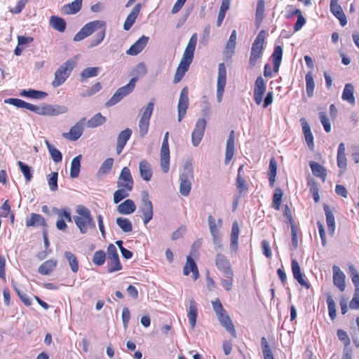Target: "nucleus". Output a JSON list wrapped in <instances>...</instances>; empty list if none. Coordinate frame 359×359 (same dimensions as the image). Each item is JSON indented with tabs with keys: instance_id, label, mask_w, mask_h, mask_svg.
I'll return each mask as SVG.
<instances>
[{
	"instance_id": "de8ad7c7",
	"label": "nucleus",
	"mask_w": 359,
	"mask_h": 359,
	"mask_svg": "<svg viewBox=\"0 0 359 359\" xmlns=\"http://www.w3.org/2000/svg\"><path fill=\"white\" fill-rule=\"evenodd\" d=\"M189 65H190L187 63H184L182 62H180L174 76L173 81L175 83H179L182 79L185 73L188 71Z\"/></svg>"
},
{
	"instance_id": "052dcab7",
	"label": "nucleus",
	"mask_w": 359,
	"mask_h": 359,
	"mask_svg": "<svg viewBox=\"0 0 359 359\" xmlns=\"http://www.w3.org/2000/svg\"><path fill=\"white\" fill-rule=\"evenodd\" d=\"M283 191L280 188H276L273 196V207L275 210H279L283 198Z\"/></svg>"
},
{
	"instance_id": "f3484780",
	"label": "nucleus",
	"mask_w": 359,
	"mask_h": 359,
	"mask_svg": "<svg viewBox=\"0 0 359 359\" xmlns=\"http://www.w3.org/2000/svg\"><path fill=\"white\" fill-rule=\"evenodd\" d=\"M196 43L197 35L194 34L189 41L180 62L191 65L194 58Z\"/></svg>"
},
{
	"instance_id": "7c9ffc66",
	"label": "nucleus",
	"mask_w": 359,
	"mask_h": 359,
	"mask_svg": "<svg viewBox=\"0 0 359 359\" xmlns=\"http://www.w3.org/2000/svg\"><path fill=\"white\" fill-rule=\"evenodd\" d=\"M135 210L136 205L134 201L131 199H126L117 207L118 212L122 215L132 214L135 211Z\"/></svg>"
},
{
	"instance_id": "e433bc0d",
	"label": "nucleus",
	"mask_w": 359,
	"mask_h": 359,
	"mask_svg": "<svg viewBox=\"0 0 359 359\" xmlns=\"http://www.w3.org/2000/svg\"><path fill=\"white\" fill-rule=\"evenodd\" d=\"M20 95L32 99L43 100L47 97L48 94L43 91L28 89L21 90Z\"/></svg>"
},
{
	"instance_id": "603ef678",
	"label": "nucleus",
	"mask_w": 359,
	"mask_h": 359,
	"mask_svg": "<svg viewBox=\"0 0 359 359\" xmlns=\"http://www.w3.org/2000/svg\"><path fill=\"white\" fill-rule=\"evenodd\" d=\"M118 189L116 190L114 194V203H118L123 199L129 196V193L133 189H128L126 187H118Z\"/></svg>"
},
{
	"instance_id": "69168bd1",
	"label": "nucleus",
	"mask_w": 359,
	"mask_h": 359,
	"mask_svg": "<svg viewBox=\"0 0 359 359\" xmlns=\"http://www.w3.org/2000/svg\"><path fill=\"white\" fill-rule=\"evenodd\" d=\"M351 280L355 287V291L359 292V273L353 266H349Z\"/></svg>"
},
{
	"instance_id": "5fc2aeb1",
	"label": "nucleus",
	"mask_w": 359,
	"mask_h": 359,
	"mask_svg": "<svg viewBox=\"0 0 359 359\" xmlns=\"http://www.w3.org/2000/svg\"><path fill=\"white\" fill-rule=\"evenodd\" d=\"M116 222L123 232L128 233L132 231L133 224L128 219L124 217H118L116 219Z\"/></svg>"
},
{
	"instance_id": "0eeeda50",
	"label": "nucleus",
	"mask_w": 359,
	"mask_h": 359,
	"mask_svg": "<svg viewBox=\"0 0 359 359\" xmlns=\"http://www.w3.org/2000/svg\"><path fill=\"white\" fill-rule=\"evenodd\" d=\"M154 104L149 102L141 109L142 116L138 123L140 136L144 137L149 131V121L153 114Z\"/></svg>"
},
{
	"instance_id": "6e6552de",
	"label": "nucleus",
	"mask_w": 359,
	"mask_h": 359,
	"mask_svg": "<svg viewBox=\"0 0 359 359\" xmlns=\"http://www.w3.org/2000/svg\"><path fill=\"white\" fill-rule=\"evenodd\" d=\"M140 212L142 214L144 224H147L153 217L154 208L152 203L149 200V194L146 191L142 193V205L140 208Z\"/></svg>"
},
{
	"instance_id": "4d7b16f0",
	"label": "nucleus",
	"mask_w": 359,
	"mask_h": 359,
	"mask_svg": "<svg viewBox=\"0 0 359 359\" xmlns=\"http://www.w3.org/2000/svg\"><path fill=\"white\" fill-rule=\"evenodd\" d=\"M100 72V67H87L85 68L81 73L80 76L81 81L90 78L97 76Z\"/></svg>"
},
{
	"instance_id": "423d86ee",
	"label": "nucleus",
	"mask_w": 359,
	"mask_h": 359,
	"mask_svg": "<svg viewBox=\"0 0 359 359\" xmlns=\"http://www.w3.org/2000/svg\"><path fill=\"white\" fill-rule=\"evenodd\" d=\"M137 81V77L132 78L129 83L124 86L119 88L113 96L106 102L107 107H111L120 102L124 97L131 93Z\"/></svg>"
},
{
	"instance_id": "864d4df0",
	"label": "nucleus",
	"mask_w": 359,
	"mask_h": 359,
	"mask_svg": "<svg viewBox=\"0 0 359 359\" xmlns=\"http://www.w3.org/2000/svg\"><path fill=\"white\" fill-rule=\"evenodd\" d=\"M236 31L234 29L232 31L231 34L229 37V41L226 43L225 48V53L226 55H231L236 48Z\"/></svg>"
},
{
	"instance_id": "f257e3e1",
	"label": "nucleus",
	"mask_w": 359,
	"mask_h": 359,
	"mask_svg": "<svg viewBox=\"0 0 359 359\" xmlns=\"http://www.w3.org/2000/svg\"><path fill=\"white\" fill-rule=\"evenodd\" d=\"M76 215L72 216L73 220L81 234L86 233L90 229H95V222L90 210L83 205H78L75 209Z\"/></svg>"
},
{
	"instance_id": "c9c22d12",
	"label": "nucleus",
	"mask_w": 359,
	"mask_h": 359,
	"mask_svg": "<svg viewBox=\"0 0 359 359\" xmlns=\"http://www.w3.org/2000/svg\"><path fill=\"white\" fill-rule=\"evenodd\" d=\"M300 122L302 126V130L304 135L306 142L309 147L311 148L313 147V137L311 130V128L305 118H302L300 119Z\"/></svg>"
},
{
	"instance_id": "c85d7f7f",
	"label": "nucleus",
	"mask_w": 359,
	"mask_h": 359,
	"mask_svg": "<svg viewBox=\"0 0 359 359\" xmlns=\"http://www.w3.org/2000/svg\"><path fill=\"white\" fill-rule=\"evenodd\" d=\"M190 272H192L194 280H197L199 276L198 270L196 262L191 256L187 257V262L183 269V273L184 276H188Z\"/></svg>"
},
{
	"instance_id": "49530a36",
	"label": "nucleus",
	"mask_w": 359,
	"mask_h": 359,
	"mask_svg": "<svg viewBox=\"0 0 359 359\" xmlns=\"http://www.w3.org/2000/svg\"><path fill=\"white\" fill-rule=\"evenodd\" d=\"M53 212L57 215L59 219H65L71 222L73 218L71 215V210L69 208L65 207L62 208H53Z\"/></svg>"
},
{
	"instance_id": "aec40b11",
	"label": "nucleus",
	"mask_w": 359,
	"mask_h": 359,
	"mask_svg": "<svg viewBox=\"0 0 359 359\" xmlns=\"http://www.w3.org/2000/svg\"><path fill=\"white\" fill-rule=\"evenodd\" d=\"M235 153V132L231 130L227 138L226 149H225V158L224 163L228 165L232 160Z\"/></svg>"
},
{
	"instance_id": "a211bd4d",
	"label": "nucleus",
	"mask_w": 359,
	"mask_h": 359,
	"mask_svg": "<svg viewBox=\"0 0 359 359\" xmlns=\"http://www.w3.org/2000/svg\"><path fill=\"white\" fill-rule=\"evenodd\" d=\"M134 181L128 167H124L119 175L117 181V187H126L128 189H133Z\"/></svg>"
},
{
	"instance_id": "4be33fe9",
	"label": "nucleus",
	"mask_w": 359,
	"mask_h": 359,
	"mask_svg": "<svg viewBox=\"0 0 359 359\" xmlns=\"http://www.w3.org/2000/svg\"><path fill=\"white\" fill-rule=\"evenodd\" d=\"M149 38L144 35H142L137 41H135L130 48L126 51V53L130 55H137L147 46Z\"/></svg>"
},
{
	"instance_id": "b1692460",
	"label": "nucleus",
	"mask_w": 359,
	"mask_h": 359,
	"mask_svg": "<svg viewBox=\"0 0 359 359\" xmlns=\"http://www.w3.org/2000/svg\"><path fill=\"white\" fill-rule=\"evenodd\" d=\"M291 268L294 278L297 280L302 286L309 289L310 285L304 279V274L302 273L300 266L297 260H292Z\"/></svg>"
},
{
	"instance_id": "2f4dec72",
	"label": "nucleus",
	"mask_w": 359,
	"mask_h": 359,
	"mask_svg": "<svg viewBox=\"0 0 359 359\" xmlns=\"http://www.w3.org/2000/svg\"><path fill=\"white\" fill-rule=\"evenodd\" d=\"M239 226L237 222H234L232 224L231 233V243L230 248L232 252L236 253L238 248V235Z\"/></svg>"
},
{
	"instance_id": "39448f33",
	"label": "nucleus",
	"mask_w": 359,
	"mask_h": 359,
	"mask_svg": "<svg viewBox=\"0 0 359 359\" xmlns=\"http://www.w3.org/2000/svg\"><path fill=\"white\" fill-rule=\"evenodd\" d=\"M106 27V22L103 20H93L86 24L74 36V41H80L90 36L97 30H100Z\"/></svg>"
},
{
	"instance_id": "e2e57ef3",
	"label": "nucleus",
	"mask_w": 359,
	"mask_h": 359,
	"mask_svg": "<svg viewBox=\"0 0 359 359\" xmlns=\"http://www.w3.org/2000/svg\"><path fill=\"white\" fill-rule=\"evenodd\" d=\"M277 170V163L274 158H271L269 163V180L271 186H273L275 182Z\"/></svg>"
},
{
	"instance_id": "9b49d317",
	"label": "nucleus",
	"mask_w": 359,
	"mask_h": 359,
	"mask_svg": "<svg viewBox=\"0 0 359 359\" xmlns=\"http://www.w3.org/2000/svg\"><path fill=\"white\" fill-rule=\"evenodd\" d=\"M226 83V69L224 63L218 65V73L217 79V100L219 103L222 100L224 88Z\"/></svg>"
},
{
	"instance_id": "ea45409f",
	"label": "nucleus",
	"mask_w": 359,
	"mask_h": 359,
	"mask_svg": "<svg viewBox=\"0 0 359 359\" xmlns=\"http://www.w3.org/2000/svg\"><path fill=\"white\" fill-rule=\"evenodd\" d=\"M197 307L196 304L194 300L191 299L190 301L189 307L188 310V319L191 327L194 329L196 326V319H197Z\"/></svg>"
},
{
	"instance_id": "72a5a7b5",
	"label": "nucleus",
	"mask_w": 359,
	"mask_h": 359,
	"mask_svg": "<svg viewBox=\"0 0 359 359\" xmlns=\"http://www.w3.org/2000/svg\"><path fill=\"white\" fill-rule=\"evenodd\" d=\"M83 0H74L70 4H67L62 6V11L65 14L73 15L78 13L82 6Z\"/></svg>"
},
{
	"instance_id": "6ab92c4d",
	"label": "nucleus",
	"mask_w": 359,
	"mask_h": 359,
	"mask_svg": "<svg viewBox=\"0 0 359 359\" xmlns=\"http://www.w3.org/2000/svg\"><path fill=\"white\" fill-rule=\"evenodd\" d=\"M266 81L261 76H258L255 81L254 88V99L255 103L259 105L262 102L263 95L266 91Z\"/></svg>"
},
{
	"instance_id": "f03ea898",
	"label": "nucleus",
	"mask_w": 359,
	"mask_h": 359,
	"mask_svg": "<svg viewBox=\"0 0 359 359\" xmlns=\"http://www.w3.org/2000/svg\"><path fill=\"white\" fill-rule=\"evenodd\" d=\"M75 65L76 62L73 59H69L62 64L55 72V77L52 82V86L54 88H57L63 84L70 76Z\"/></svg>"
},
{
	"instance_id": "7ed1b4c3",
	"label": "nucleus",
	"mask_w": 359,
	"mask_h": 359,
	"mask_svg": "<svg viewBox=\"0 0 359 359\" xmlns=\"http://www.w3.org/2000/svg\"><path fill=\"white\" fill-rule=\"evenodd\" d=\"M264 39V31H261L252 43L248 62L250 68H253L257 65L258 60L262 57Z\"/></svg>"
},
{
	"instance_id": "412c9836",
	"label": "nucleus",
	"mask_w": 359,
	"mask_h": 359,
	"mask_svg": "<svg viewBox=\"0 0 359 359\" xmlns=\"http://www.w3.org/2000/svg\"><path fill=\"white\" fill-rule=\"evenodd\" d=\"M333 271V283L334 285L341 292L344 291L346 285H345V278L346 276L344 273L340 269L338 266H332Z\"/></svg>"
},
{
	"instance_id": "5701e85b",
	"label": "nucleus",
	"mask_w": 359,
	"mask_h": 359,
	"mask_svg": "<svg viewBox=\"0 0 359 359\" xmlns=\"http://www.w3.org/2000/svg\"><path fill=\"white\" fill-rule=\"evenodd\" d=\"M133 131L130 128H126L122 130L118 135L117 137V144L116 151L117 154H120L124 147L126 146L127 142L129 140L132 135Z\"/></svg>"
},
{
	"instance_id": "c756f323",
	"label": "nucleus",
	"mask_w": 359,
	"mask_h": 359,
	"mask_svg": "<svg viewBox=\"0 0 359 359\" xmlns=\"http://www.w3.org/2000/svg\"><path fill=\"white\" fill-rule=\"evenodd\" d=\"M323 209L325 214L328 232L331 236H333L335 231V220L334 214L331 208L326 204H324Z\"/></svg>"
},
{
	"instance_id": "473e14b6",
	"label": "nucleus",
	"mask_w": 359,
	"mask_h": 359,
	"mask_svg": "<svg viewBox=\"0 0 359 359\" xmlns=\"http://www.w3.org/2000/svg\"><path fill=\"white\" fill-rule=\"evenodd\" d=\"M26 226H46L47 224L43 216L36 213H32L29 218L26 219Z\"/></svg>"
},
{
	"instance_id": "774afa93",
	"label": "nucleus",
	"mask_w": 359,
	"mask_h": 359,
	"mask_svg": "<svg viewBox=\"0 0 359 359\" xmlns=\"http://www.w3.org/2000/svg\"><path fill=\"white\" fill-rule=\"evenodd\" d=\"M113 163H114V159L112 158H107L102 163V165L99 169V172L102 173V174L108 173L111 170V169L113 166Z\"/></svg>"
},
{
	"instance_id": "0e129e2a",
	"label": "nucleus",
	"mask_w": 359,
	"mask_h": 359,
	"mask_svg": "<svg viewBox=\"0 0 359 359\" xmlns=\"http://www.w3.org/2000/svg\"><path fill=\"white\" fill-rule=\"evenodd\" d=\"M105 259V252L102 250H97L93 255V262L97 266H101L104 264Z\"/></svg>"
},
{
	"instance_id": "393cba45",
	"label": "nucleus",
	"mask_w": 359,
	"mask_h": 359,
	"mask_svg": "<svg viewBox=\"0 0 359 359\" xmlns=\"http://www.w3.org/2000/svg\"><path fill=\"white\" fill-rule=\"evenodd\" d=\"M217 317L221 325L224 326L228 332H230L233 337L236 338L237 337V334L234 325L229 316L226 314V311L222 313L219 314V316H217Z\"/></svg>"
},
{
	"instance_id": "ddd939ff",
	"label": "nucleus",
	"mask_w": 359,
	"mask_h": 359,
	"mask_svg": "<svg viewBox=\"0 0 359 359\" xmlns=\"http://www.w3.org/2000/svg\"><path fill=\"white\" fill-rule=\"evenodd\" d=\"M215 264L218 270L222 272L224 278L234 276L229 260L222 253H217L215 257Z\"/></svg>"
},
{
	"instance_id": "1a4fd4ad",
	"label": "nucleus",
	"mask_w": 359,
	"mask_h": 359,
	"mask_svg": "<svg viewBox=\"0 0 359 359\" xmlns=\"http://www.w3.org/2000/svg\"><path fill=\"white\" fill-rule=\"evenodd\" d=\"M108 262L107 267L108 272L113 273L119 271L122 269V266L119 261V257L117 252L116 248L114 244H109L107 247Z\"/></svg>"
},
{
	"instance_id": "dca6fc26",
	"label": "nucleus",
	"mask_w": 359,
	"mask_h": 359,
	"mask_svg": "<svg viewBox=\"0 0 359 359\" xmlns=\"http://www.w3.org/2000/svg\"><path fill=\"white\" fill-rule=\"evenodd\" d=\"M205 126L206 121L204 118L198 119L191 134V142L194 147H197L200 144L204 135Z\"/></svg>"
},
{
	"instance_id": "37998d69",
	"label": "nucleus",
	"mask_w": 359,
	"mask_h": 359,
	"mask_svg": "<svg viewBox=\"0 0 359 359\" xmlns=\"http://www.w3.org/2000/svg\"><path fill=\"white\" fill-rule=\"evenodd\" d=\"M106 121V117L103 116L100 113H97L92 116L86 124L88 128H93L103 125Z\"/></svg>"
},
{
	"instance_id": "338daca9",
	"label": "nucleus",
	"mask_w": 359,
	"mask_h": 359,
	"mask_svg": "<svg viewBox=\"0 0 359 359\" xmlns=\"http://www.w3.org/2000/svg\"><path fill=\"white\" fill-rule=\"evenodd\" d=\"M18 164L20 168L21 172L25 176L27 182H29L32 178V172L31 171V168L22 161H18Z\"/></svg>"
},
{
	"instance_id": "09e8293b",
	"label": "nucleus",
	"mask_w": 359,
	"mask_h": 359,
	"mask_svg": "<svg viewBox=\"0 0 359 359\" xmlns=\"http://www.w3.org/2000/svg\"><path fill=\"white\" fill-rule=\"evenodd\" d=\"M81 158V155H79L72 161L70 169V177L72 178H76L79 175Z\"/></svg>"
},
{
	"instance_id": "20e7f679",
	"label": "nucleus",
	"mask_w": 359,
	"mask_h": 359,
	"mask_svg": "<svg viewBox=\"0 0 359 359\" xmlns=\"http://www.w3.org/2000/svg\"><path fill=\"white\" fill-rule=\"evenodd\" d=\"M193 178L191 163L187 162L184 164V170L180 175V192L182 196H187L189 195Z\"/></svg>"
},
{
	"instance_id": "680f3d73",
	"label": "nucleus",
	"mask_w": 359,
	"mask_h": 359,
	"mask_svg": "<svg viewBox=\"0 0 359 359\" xmlns=\"http://www.w3.org/2000/svg\"><path fill=\"white\" fill-rule=\"evenodd\" d=\"M327 304L329 316L332 320H334L337 316L336 306L332 297L330 294H327Z\"/></svg>"
},
{
	"instance_id": "8fccbe9b",
	"label": "nucleus",
	"mask_w": 359,
	"mask_h": 359,
	"mask_svg": "<svg viewBox=\"0 0 359 359\" xmlns=\"http://www.w3.org/2000/svg\"><path fill=\"white\" fill-rule=\"evenodd\" d=\"M46 145L48 149L50 156L55 163H59L62 159V153L55 148L48 140H45Z\"/></svg>"
},
{
	"instance_id": "6e6d98bb",
	"label": "nucleus",
	"mask_w": 359,
	"mask_h": 359,
	"mask_svg": "<svg viewBox=\"0 0 359 359\" xmlns=\"http://www.w3.org/2000/svg\"><path fill=\"white\" fill-rule=\"evenodd\" d=\"M261 345L262 348V353L264 359H274L273 354L270 348V346L265 337L261 339Z\"/></svg>"
},
{
	"instance_id": "4c0bfd02",
	"label": "nucleus",
	"mask_w": 359,
	"mask_h": 359,
	"mask_svg": "<svg viewBox=\"0 0 359 359\" xmlns=\"http://www.w3.org/2000/svg\"><path fill=\"white\" fill-rule=\"evenodd\" d=\"M57 264V262L55 259L47 260L41 264L38 271L42 275H48L55 269Z\"/></svg>"
},
{
	"instance_id": "9d476101",
	"label": "nucleus",
	"mask_w": 359,
	"mask_h": 359,
	"mask_svg": "<svg viewBox=\"0 0 359 359\" xmlns=\"http://www.w3.org/2000/svg\"><path fill=\"white\" fill-rule=\"evenodd\" d=\"M36 114L42 116H57L66 114L68 111V107L63 105H51L43 104L38 106Z\"/></svg>"
},
{
	"instance_id": "2eb2a0df",
	"label": "nucleus",
	"mask_w": 359,
	"mask_h": 359,
	"mask_svg": "<svg viewBox=\"0 0 359 359\" xmlns=\"http://www.w3.org/2000/svg\"><path fill=\"white\" fill-rule=\"evenodd\" d=\"M189 104V90L187 87H184L180 92L179 102L177 104L179 122H180L186 115Z\"/></svg>"
},
{
	"instance_id": "c03bdc74",
	"label": "nucleus",
	"mask_w": 359,
	"mask_h": 359,
	"mask_svg": "<svg viewBox=\"0 0 359 359\" xmlns=\"http://www.w3.org/2000/svg\"><path fill=\"white\" fill-rule=\"evenodd\" d=\"M310 167L313 175L321 178L323 181L325 180L327 174L326 169L323 165L316 162H311Z\"/></svg>"
},
{
	"instance_id": "4468645a",
	"label": "nucleus",
	"mask_w": 359,
	"mask_h": 359,
	"mask_svg": "<svg viewBox=\"0 0 359 359\" xmlns=\"http://www.w3.org/2000/svg\"><path fill=\"white\" fill-rule=\"evenodd\" d=\"M86 121V118H81L71 127L68 133H64L62 134L63 137L71 141H76L79 140L83 135Z\"/></svg>"
},
{
	"instance_id": "f8f14e48",
	"label": "nucleus",
	"mask_w": 359,
	"mask_h": 359,
	"mask_svg": "<svg viewBox=\"0 0 359 359\" xmlns=\"http://www.w3.org/2000/svg\"><path fill=\"white\" fill-rule=\"evenodd\" d=\"M169 133H165L161 149V168L164 173H167L170 168V149L168 144Z\"/></svg>"
},
{
	"instance_id": "f704fd0d",
	"label": "nucleus",
	"mask_w": 359,
	"mask_h": 359,
	"mask_svg": "<svg viewBox=\"0 0 359 359\" xmlns=\"http://www.w3.org/2000/svg\"><path fill=\"white\" fill-rule=\"evenodd\" d=\"M139 168L142 178L147 182L150 181L152 177L151 165L146 160H142L140 162Z\"/></svg>"
},
{
	"instance_id": "58836bf2",
	"label": "nucleus",
	"mask_w": 359,
	"mask_h": 359,
	"mask_svg": "<svg viewBox=\"0 0 359 359\" xmlns=\"http://www.w3.org/2000/svg\"><path fill=\"white\" fill-rule=\"evenodd\" d=\"M354 87L351 83H346L344 86L341 98L343 100L348 102L351 104H355V97L353 95Z\"/></svg>"
},
{
	"instance_id": "bf43d9fd",
	"label": "nucleus",
	"mask_w": 359,
	"mask_h": 359,
	"mask_svg": "<svg viewBox=\"0 0 359 359\" xmlns=\"http://www.w3.org/2000/svg\"><path fill=\"white\" fill-rule=\"evenodd\" d=\"M305 80L306 94L309 97H311L313 95V90L315 88V82L311 73L306 74Z\"/></svg>"
},
{
	"instance_id": "cd10ccee",
	"label": "nucleus",
	"mask_w": 359,
	"mask_h": 359,
	"mask_svg": "<svg viewBox=\"0 0 359 359\" xmlns=\"http://www.w3.org/2000/svg\"><path fill=\"white\" fill-rule=\"evenodd\" d=\"M330 11L339 20L340 25L344 27L347 23L346 15L338 1L330 2Z\"/></svg>"
},
{
	"instance_id": "79ce46f5",
	"label": "nucleus",
	"mask_w": 359,
	"mask_h": 359,
	"mask_svg": "<svg viewBox=\"0 0 359 359\" xmlns=\"http://www.w3.org/2000/svg\"><path fill=\"white\" fill-rule=\"evenodd\" d=\"M50 25L55 30L63 32L66 29L65 20L58 16L53 15L50 18Z\"/></svg>"
},
{
	"instance_id": "a19ab883",
	"label": "nucleus",
	"mask_w": 359,
	"mask_h": 359,
	"mask_svg": "<svg viewBox=\"0 0 359 359\" xmlns=\"http://www.w3.org/2000/svg\"><path fill=\"white\" fill-rule=\"evenodd\" d=\"M208 226L212 237L220 236L219 229L222 226V221L219 219L217 221L218 224L216 223L215 218L212 215L208 217Z\"/></svg>"
},
{
	"instance_id": "a18cd8bd",
	"label": "nucleus",
	"mask_w": 359,
	"mask_h": 359,
	"mask_svg": "<svg viewBox=\"0 0 359 359\" xmlns=\"http://www.w3.org/2000/svg\"><path fill=\"white\" fill-rule=\"evenodd\" d=\"M244 165H241L238 170L237 178H236V188L240 193L243 191L248 190V185L244 177L242 176L243 173Z\"/></svg>"
},
{
	"instance_id": "bb28decb",
	"label": "nucleus",
	"mask_w": 359,
	"mask_h": 359,
	"mask_svg": "<svg viewBox=\"0 0 359 359\" xmlns=\"http://www.w3.org/2000/svg\"><path fill=\"white\" fill-rule=\"evenodd\" d=\"M7 104H12L18 108L27 109L36 114L38 106L28 103L18 98H8L5 100Z\"/></svg>"
},
{
	"instance_id": "13d9d810",
	"label": "nucleus",
	"mask_w": 359,
	"mask_h": 359,
	"mask_svg": "<svg viewBox=\"0 0 359 359\" xmlns=\"http://www.w3.org/2000/svg\"><path fill=\"white\" fill-rule=\"evenodd\" d=\"M106 33V27L101 29L95 36L94 39H91L88 45V48H91L99 45L104 39Z\"/></svg>"
},
{
	"instance_id": "a878e982",
	"label": "nucleus",
	"mask_w": 359,
	"mask_h": 359,
	"mask_svg": "<svg viewBox=\"0 0 359 359\" xmlns=\"http://www.w3.org/2000/svg\"><path fill=\"white\" fill-rule=\"evenodd\" d=\"M142 8L141 4H136L128 15L126 20L123 24V29L126 31L129 30L135 23Z\"/></svg>"
},
{
	"instance_id": "3c124183",
	"label": "nucleus",
	"mask_w": 359,
	"mask_h": 359,
	"mask_svg": "<svg viewBox=\"0 0 359 359\" xmlns=\"http://www.w3.org/2000/svg\"><path fill=\"white\" fill-rule=\"evenodd\" d=\"M64 255L67 260L72 271L74 273H76L79 271V262L76 257L69 251H65Z\"/></svg>"
}]
</instances>
